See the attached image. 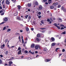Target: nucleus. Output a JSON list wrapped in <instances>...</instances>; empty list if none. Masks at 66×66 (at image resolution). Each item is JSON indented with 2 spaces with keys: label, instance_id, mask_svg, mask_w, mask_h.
<instances>
[{
  "label": "nucleus",
  "instance_id": "6ab92c4d",
  "mask_svg": "<svg viewBox=\"0 0 66 66\" xmlns=\"http://www.w3.org/2000/svg\"><path fill=\"white\" fill-rule=\"evenodd\" d=\"M11 30L10 29H8L7 30V32H10V31H11Z\"/></svg>",
  "mask_w": 66,
  "mask_h": 66
},
{
  "label": "nucleus",
  "instance_id": "37998d69",
  "mask_svg": "<svg viewBox=\"0 0 66 66\" xmlns=\"http://www.w3.org/2000/svg\"><path fill=\"white\" fill-rule=\"evenodd\" d=\"M30 53L31 54H34V52H30Z\"/></svg>",
  "mask_w": 66,
  "mask_h": 66
},
{
  "label": "nucleus",
  "instance_id": "0eeeda50",
  "mask_svg": "<svg viewBox=\"0 0 66 66\" xmlns=\"http://www.w3.org/2000/svg\"><path fill=\"white\" fill-rule=\"evenodd\" d=\"M40 34H37V37H38V38H39V37H40Z\"/></svg>",
  "mask_w": 66,
  "mask_h": 66
},
{
  "label": "nucleus",
  "instance_id": "338daca9",
  "mask_svg": "<svg viewBox=\"0 0 66 66\" xmlns=\"http://www.w3.org/2000/svg\"><path fill=\"white\" fill-rule=\"evenodd\" d=\"M45 32V31H42V32L43 33H44Z\"/></svg>",
  "mask_w": 66,
  "mask_h": 66
},
{
  "label": "nucleus",
  "instance_id": "473e14b6",
  "mask_svg": "<svg viewBox=\"0 0 66 66\" xmlns=\"http://www.w3.org/2000/svg\"><path fill=\"white\" fill-rule=\"evenodd\" d=\"M45 29H46V28H40V29H41V30H45Z\"/></svg>",
  "mask_w": 66,
  "mask_h": 66
},
{
  "label": "nucleus",
  "instance_id": "aec40b11",
  "mask_svg": "<svg viewBox=\"0 0 66 66\" xmlns=\"http://www.w3.org/2000/svg\"><path fill=\"white\" fill-rule=\"evenodd\" d=\"M64 42L65 43L64 44V46H66V39H65V40L64 41Z\"/></svg>",
  "mask_w": 66,
  "mask_h": 66
},
{
  "label": "nucleus",
  "instance_id": "69168bd1",
  "mask_svg": "<svg viewBox=\"0 0 66 66\" xmlns=\"http://www.w3.org/2000/svg\"><path fill=\"white\" fill-rule=\"evenodd\" d=\"M2 7L1 6H0V10H2Z\"/></svg>",
  "mask_w": 66,
  "mask_h": 66
},
{
  "label": "nucleus",
  "instance_id": "a211bd4d",
  "mask_svg": "<svg viewBox=\"0 0 66 66\" xmlns=\"http://www.w3.org/2000/svg\"><path fill=\"white\" fill-rule=\"evenodd\" d=\"M46 61H47L46 62H49V61H50L51 60L50 59H46Z\"/></svg>",
  "mask_w": 66,
  "mask_h": 66
},
{
  "label": "nucleus",
  "instance_id": "2eb2a0df",
  "mask_svg": "<svg viewBox=\"0 0 66 66\" xmlns=\"http://www.w3.org/2000/svg\"><path fill=\"white\" fill-rule=\"evenodd\" d=\"M54 8V6H50V9H53Z\"/></svg>",
  "mask_w": 66,
  "mask_h": 66
},
{
  "label": "nucleus",
  "instance_id": "9d476101",
  "mask_svg": "<svg viewBox=\"0 0 66 66\" xmlns=\"http://www.w3.org/2000/svg\"><path fill=\"white\" fill-rule=\"evenodd\" d=\"M27 6L28 7H31V3H28L27 4Z\"/></svg>",
  "mask_w": 66,
  "mask_h": 66
},
{
  "label": "nucleus",
  "instance_id": "5701e85b",
  "mask_svg": "<svg viewBox=\"0 0 66 66\" xmlns=\"http://www.w3.org/2000/svg\"><path fill=\"white\" fill-rule=\"evenodd\" d=\"M53 25H54V26H55V27H56L57 26V24L56 23H54V24Z\"/></svg>",
  "mask_w": 66,
  "mask_h": 66
},
{
  "label": "nucleus",
  "instance_id": "0e129e2a",
  "mask_svg": "<svg viewBox=\"0 0 66 66\" xmlns=\"http://www.w3.org/2000/svg\"><path fill=\"white\" fill-rule=\"evenodd\" d=\"M1 49H3V47L1 45Z\"/></svg>",
  "mask_w": 66,
  "mask_h": 66
},
{
  "label": "nucleus",
  "instance_id": "2f4dec72",
  "mask_svg": "<svg viewBox=\"0 0 66 66\" xmlns=\"http://www.w3.org/2000/svg\"><path fill=\"white\" fill-rule=\"evenodd\" d=\"M9 64H13V62L11 61L9 62Z\"/></svg>",
  "mask_w": 66,
  "mask_h": 66
},
{
  "label": "nucleus",
  "instance_id": "e2e57ef3",
  "mask_svg": "<svg viewBox=\"0 0 66 66\" xmlns=\"http://www.w3.org/2000/svg\"><path fill=\"white\" fill-rule=\"evenodd\" d=\"M62 55V54H60L59 55V56H60Z\"/></svg>",
  "mask_w": 66,
  "mask_h": 66
},
{
  "label": "nucleus",
  "instance_id": "13d9d810",
  "mask_svg": "<svg viewBox=\"0 0 66 66\" xmlns=\"http://www.w3.org/2000/svg\"><path fill=\"white\" fill-rule=\"evenodd\" d=\"M40 35L43 36L42 37H44V35L42 34H40Z\"/></svg>",
  "mask_w": 66,
  "mask_h": 66
},
{
  "label": "nucleus",
  "instance_id": "8fccbe9b",
  "mask_svg": "<svg viewBox=\"0 0 66 66\" xmlns=\"http://www.w3.org/2000/svg\"><path fill=\"white\" fill-rule=\"evenodd\" d=\"M60 26H61V27H64V25L63 24H61V25Z\"/></svg>",
  "mask_w": 66,
  "mask_h": 66
},
{
  "label": "nucleus",
  "instance_id": "de8ad7c7",
  "mask_svg": "<svg viewBox=\"0 0 66 66\" xmlns=\"http://www.w3.org/2000/svg\"><path fill=\"white\" fill-rule=\"evenodd\" d=\"M2 63V60L0 59V63Z\"/></svg>",
  "mask_w": 66,
  "mask_h": 66
},
{
  "label": "nucleus",
  "instance_id": "f03ea898",
  "mask_svg": "<svg viewBox=\"0 0 66 66\" xmlns=\"http://www.w3.org/2000/svg\"><path fill=\"white\" fill-rule=\"evenodd\" d=\"M58 22H62V20L61 18H59L58 19Z\"/></svg>",
  "mask_w": 66,
  "mask_h": 66
},
{
  "label": "nucleus",
  "instance_id": "ddd939ff",
  "mask_svg": "<svg viewBox=\"0 0 66 66\" xmlns=\"http://www.w3.org/2000/svg\"><path fill=\"white\" fill-rule=\"evenodd\" d=\"M18 9H19V10H20V8H21V6H20V5H19L18 6Z\"/></svg>",
  "mask_w": 66,
  "mask_h": 66
},
{
  "label": "nucleus",
  "instance_id": "052dcab7",
  "mask_svg": "<svg viewBox=\"0 0 66 66\" xmlns=\"http://www.w3.org/2000/svg\"><path fill=\"white\" fill-rule=\"evenodd\" d=\"M22 43L23 44L24 43V41H23V39H22Z\"/></svg>",
  "mask_w": 66,
  "mask_h": 66
},
{
  "label": "nucleus",
  "instance_id": "7c9ffc66",
  "mask_svg": "<svg viewBox=\"0 0 66 66\" xmlns=\"http://www.w3.org/2000/svg\"><path fill=\"white\" fill-rule=\"evenodd\" d=\"M5 23V22H3L2 23H1L0 24L1 25V24H4V23Z\"/></svg>",
  "mask_w": 66,
  "mask_h": 66
},
{
  "label": "nucleus",
  "instance_id": "423d86ee",
  "mask_svg": "<svg viewBox=\"0 0 66 66\" xmlns=\"http://www.w3.org/2000/svg\"><path fill=\"white\" fill-rule=\"evenodd\" d=\"M54 6H56V5H58L59 4V3L57 2L56 3H54L53 4Z\"/></svg>",
  "mask_w": 66,
  "mask_h": 66
},
{
  "label": "nucleus",
  "instance_id": "1a4fd4ad",
  "mask_svg": "<svg viewBox=\"0 0 66 66\" xmlns=\"http://www.w3.org/2000/svg\"><path fill=\"white\" fill-rule=\"evenodd\" d=\"M6 3L7 4H10V2H9V1L7 0L6 1Z\"/></svg>",
  "mask_w": 66,
  "mask_h": 66
},
{
  "label": "nucleus",
  "instance_id": "7ed1b4c3",
  "mask_svg": "<svg viewBox=\"0 0 66 66\" xmlns=\"http://www.w3.org/2000/svg\"><path fill=\"white\" fill-rule=\"evenodd\" d=\"M43 51H44V52H46V53H47L48 52V50L46 48L44 49L43 50Z\"/></svg>",
  "mask_w": 66,
  "mask_h": 66
},
{
  "label": "nucleus",
  "instance_id": "b1692460",
  "mask_svg": "<svg viewBox=\"0 0 66 66\" xmlns=\"http://www.w3.org/2000/svg\"><path fill=\"white\" fill-rule=\"evenodd\" d=\"M51 1V0H48V3L49 4H50V3H51V2H50Z\"/></svg>",
  "mask_w": 66,
  "mask_h": 66
},
{
  "label": "nucleus",
  "instance_id": "4be33fe9",
  "mask_svg": "<svg viewBox=\"0 0 66 66\" xmlns=\"http://www.w3.org/2000/svg\"><path fill=\"white\" fill-rule=\"evenodd\" d=\"M18 15V13H15L14 14V16H17Z\"/></svg>",
  "mask_w": 66,
  "mask_h": 66
},
{
  "label": "nucleus",
  "instance_id": "e433bc0d",
  "mask_svg": "<svg viewBox=\"0 0 66 66\" xmlns=\"http://www.w3.org/2000/svg\"><path fill=\"white\" fill-rule=\"evenodd\" d=\"M6 29V27H4L3 29V30H5Z\"/></svg>",
  "mask_w": 66,
  "mask_h": 66
},
{
  "label": "nucleus",
  "instance_id": "c85d7f7f",
  "mask_svg": "<svg viewBox=\"0 0 66 66\" xmlns=\"http://www.w3.org/2000/svg\"><path fill=\"white\" fill-rule=\"evenodd\" d=\"M2 12H4V13L5 12V10L3 9L2 10Z\"/></svg>",
  "mask_w": 66,
  "mask_h": 66
},
{
  "label": "nucleus",
  "instance_id": "49530a36",
  "mask_svg": "<svg viewBox=\"0 0 66 66\" xmlns=\"http://www.w3.org/2000/svg\"><path fill=\"white\" fill-rule=\"evenodd\" d=\"M50 20H51V21H53V20H52V18H50Z\"/></svg>",
  "mask_w": 66,
  "mask_h": 66
},
{
  "label": "nucleus",
  "instance_id": "ea45409f",
  "mask_svg": "<svg viewBox=\"0 0 66 66\" xmlns=\"http://www.w3.org/2000/svg\"><path fill=\"white\" fill-rule=\"evenodd\" d=\"M7 53H8V51H6V53H5V54H6V55H7Z\"/></svg>",
  "mask_w": 66,
  "mask_h": 66
},
{
  "label": "nucleus",
  "instance_id": "cd10ccee",
  "mask_svg": "<svg viewBox=\"0 0 66 66\" xmlns=\"http://www.w3.org/2000/svg\"><path fill=\"white\" fill-rule=\"evenodd\" d=\"M64 9H65V8H64V7H63V6H62L61 7V10H62Z\"/></svg>",
  "mask_w": 66,
  "mask_h": 66
},
{
  "label": "nucleus",
  "instance_id": "f3484780",
  "mask_svg": "<svg viewBox=\"0 0 66 66\" xmlns=\"http://www.w3.org/2000/svg\"><path fill=\"white\" fill-rule=\"evenodd\" d=\"M55 43H52L51 46H55Z\"/></svg>",
  "mask_w": 66,
  "mask_h": 66
},
{
  "label": "nucleus",
  "instance_id": "680f3d73",
  "mask_svg": "<svg viewBox=\"0 0 66 66\" xmlns=\"http://www.w3.org/2000/svg\"><path fill=\"white\" fill-rule=\"evenodd\" d=\"M0 56H1V57H3V55L1 54L0 55Z\"/></svg>",
  "mask_w": 66,
  "mask_h": 66
},
{
  "label": "nucleus",
  "instance_id": "a878e982",
  "mask_svg": "<svg viewBox=\"0 0 66 66\" xmlns=\"http://www.w3.org/2000/svg\"><path fill=\"white\" fill-rule=\"evenodd\" d=\"M63 12H66V9L65 8H64V9L63 10Z\"/></svg>",
  "mask_w": 66,
  "mask_h": 66
},
{
  "label": "nucleus",
  "instance_id": "79ce46f5",
  "mask_svg": "<svg viewBox=\"0 0 66 66\" xmlns=\"http://www.w3.org/2000/svg\"><path fill=\"white\" fill-rule=\"evenodd\" d=\"M50 21V19H47V21L48 22H49V21Z\"/></svg>",
  "mask_w": 66,
  "mask_h": 66
},
{
  "label": "nucleus",
  "instance_id": "393cba45",
  "mask_svg": "<svg viewBox=\"0 0 66 66\" xmlns=\"http://www.w3.org/2000/svg\"><path fill=\"white\" fill-rule=\"evenodd\" d=\"M41 23L42 24H44V20H42L41 21Z\"/></svg>",
  "mask_w": 66,
  "mask_h": 66
},
{
  "label": "nucleus",
  "instance_id": "f257e3e1",
  "mask_svg": "<svg viewBox=\"0 0 66 66\" xmlns=\"http://www.w3.org/2000/svg\"><path fill=\"white\" fill-rule=\"evenodd\" d=\"M35 49L36 50L38 49L39 48V49H40V47H39V46L38 45H36L35 46Z\"/></svg>",
  "mask_w": 66,
  "mask_h": 66
},
{
  "label": "nucleus",
  "instance_id": "39448f33",
  "mask_svg": "<svg viewBox=\"0 0 66 66\" xmlns=\"http://www.w3.org/2000/svg\"><path fill=\"white\" fill-rule=\"evenodd\" d=\"M34 46H35V44H32L31 45V47L32 48H34Z\"/></svg>",
  "mask_w": 66,
  "mask_h": 66
},
{
  "label": "nucleus",
  "instance_id": "864d4df0",
  "mask_svg": "<svg viewBox=\"0 0 66 66\" xmlns=\"http://www.w3.org/2000/svg\"><path fill=\"white\" fill-rule=\"evenodd\" d=\"M59 49V48H56V51H57V50H58V49Z\"/></svg>",
  "mask_w": 66,
  "mask_h": 66
},
{
  "label": "nucleus",
  "instance_id": "a19ab883",
  "mask_svg": "<svg viewBox=\"0 0 66 66\" xmlns=\"http://www.w3.org/2000/svg\"><path fill=\"white\" fill-rule=\"evenodd\" d=\"M18 50L19 51V50H21V48L20 47H19L18 48Z\"/></svg>",
  "mask_w": 66,
  "mask_h": 66
},
{
  "label": "nucleus",
  "instance_id": "5fc2aeb1",
  "mask_svg": "<svg viewBox=\"0 0 66 66\" xmlns=\"http://www.w3.org/2000/svg\"><path fill=\"white\" fill-rule=\"evenodd\" d=\"M3 47H5V44H3L2 45H1Z\"/></svg>",
  "mask_w": 66,
  "mask_h": 66
},
{
  "label": "nucleus",
  "instance_id": "4d7b16f0",
  "mask_svg": "<svg viewBox=\"0 0 66 66\" xmlns=\"http://www.w3.org/2000/svg\"><path fill=\"white\" fill-rule=\"evenodd\" d=\"M4 1L3 0L2 2V4H3V3H4Z\"/></svg>",
  "mask_w": 66,
  "mask_h": 66
},
{
  "label": "nucleus",
  "instance_id": "9b49d317",
  "mask_svg": "<svg viewBox=\"0 0 66 66\" xmlns=\"http://www.w3.org/2000/svg\"><path fill=\"white\" fill-rule=\"evenodd\" d=\"M51 39L52 41V42H54V40H55V39H54V38L53 37H52Z\"/></svg>",
  "mask_w": 66,
  "mask_h": 66
},
{
  "label": "nucleus",
  "instance_id": "f704fd0d",
  "mask_svg": "<svg viewBox=\"0 0 66 66\" xmlns=\"http://www.w3.org/2000/svg\"><path fill=\"white\" fill-rule=\"evenodd\" d=\"M28 16L29 15H27L25 16V18L27 19V18H28Z\"/></svg>",
  "mask_w": 66,
  "mask_h": 66
},
{
  "label": "nucleus",
  "instance_id": "6e6552de",
  "mask_svg": "<svg viewBox=\"0 0 66 66\" xmlns=\"http://www.w3.org/2000/svg\"><path fill=\"white\" fill-rule=\"evenodd\" d=\"M34 3L36 5H38V2H37V1L35 2Z\"/></svg>",
  "mask_w": 66,
  "mask_h": 66
},
{
  "label": "nucleus",
  "instance_id": "3c124183",
  "mask_svg": "<svg viewBox=\"0 0 66 66\" xmlns=\"http://www.w3.org/2000/svg\"><path fill=\"white\" fill-rule=\"evenodd\" d=\"M64 28L63 27H62L61 28V30H64Z\"/></svg>",
  "mask_w": 66,
  "mask_h": 66
},
{
  "label": "nucleus",
  "instance_id": "774afa93",
  "mask_svg": "<svg viewBox=\"0 0 66 66\" xmlns=\"http://www.w3.org/2000/svg\"><path fill=\"white\" fill-rule=\"evenodd\" d=\"M45 4L48 5V3L47 2H45Z\"/></svg>",
  "mask_w": 66,
  "mask_h": 66
},
{
  "label": "nucleus",
  "instance_id": "dca6fc26",
  "mask_svg": "<svg viewBox=\"0 0 66 66\" xmlns=\"http://www.w3.org/2000/svg\"><path fill=\"white\" fill-rule=\"evenodd\" d=\"M26 31L28 32V31H29V28L28 27H27L26 28Z\"/></svg>",
  "mask_w": 66,
  "mask_h": 66
},
{
  "label": "nucleus",
  "instance_id": "c03bdc74",
  "mask_svg": "<svg viewBox=\"0 0 66 66\" xmlns=\"http://www.w3.org/2000/svg\"><path fill=\"white\" fill-rule=\"evenodd\" d=\"M61 6L60 5H59L58 6V8H60V7H61Z\"/></svg>",
  "mask_w": 66,
  "mask_h": 66
},
{
  "label": "nucleus",
  "instance_id": "09e8293b",
  "mask_svg": "<svg viewBox=\"0 0 66 66\" xmlns=\"http://www.w3.org/2000/svg\"><path fill=\"white\" fill-rule=\"evenodd\" d=\"M38 14H39V15L41 14V12H39L38 13Z\"/></svg>",
  "mask_w": 66,
  "mask_h": 66
},
{
  "label": "nucleus",
  "instance_id": "412c9836",
  "mask_svg": "<svg viewBox=\"0 0 66 66\" xmlns=\"http://www.w3.org/2000/svg\"><path fill=\"white\" fill-rule=\"evenodd\" d=\"M36 40L37 41V42H39V40H40L39 39L37 38H36Z\"/></svg>",
  "mask_w": 66,
  "mask_h": 66
},
{
  "label": "nucleus",
  "instance_id": "6e6d98bb",
  "mask_svg": "<svg viewBox=\"0 0 66 66\" xmlns=\"http://www.w3.org/2000/svg\"><path fill=\"white\" fill-rule=\"evenodd\" d=\"M31 31H33L34 30V28H31Z\"/></svg>",
  "mask_w": 66,
  "mask_h": 66
},
{
  "label": "nucleus",
  "instance_id": "a18cd8bd",
  "mask_svg": "<svg viewBox=\"0 0 66 66\" xmlns=\"http://www.w3.org/2000/svg\"><path fill=\"white\" fill-rule=\"evenodd\" d=\"M65 50L64 49H63L62 50V52H65Z\"/></svg>",
  "mask_w": 66,
  "mask_h": 66
},
{
  "label": "nucleus",
  "instance_id": "f8f14e48",
  "mask_svg": "<svg viewBox=\"0 0 66 66\" xmlns=\"http://www.w3.org/2000/svg\"><path fill=\"white\" fill-rule=\"evenodd\" d=\"M8 20V19H7V18H5L4 19V21H7Z\"/></svg>",
  "mask_w": 66,
  "mask_h": 66
},
{
  "label": "nucleus",
  "instance_id": "bf43d9fd",
  "mask_svg": "<svg viewBox=\"0 0 66 66\" xmlns=\"http://www.w3.org/2000/svg\"><path fill=\"white\" fill-rule=\"evenodd\" d=\"M38 18L39 19L41 18V15H39V16H38Z\"/></svg>",
  "mask_w": 66,
  "mask_h": 66
},
{
  "label": "nucleus",
  "instance_id": "c756f323",
  "mask_svg": "<svg viewBox=\"0 0 66 66\" xmlns=\"http://www.w3.org/2000/svg\"><path fill=\"white\" fill-rule=\"evenodd\" d=\"M16 19L18 20H20V18L19 16H18L17 17Z\"/></svg>",
  "mask_w": 66,
  "mask_h": 66
},
{
  "label": "nucleus",
  "instance_id": "20e7f679",
  "mask_svg": "<svg viewBox=\"0 0 66 66\" xmlns=\"http://www.w3.org/2000/svg\"><path fill=\"white\" fill-rule=\"evenodd\" d=\"M39 10H42V6L41 5H40L39 7Z\"/></svg>",
  "mask_w": 66,
  "mask_h": 66
},
{
  "label": "nucleus",
  "instance_id": "c9c22d12",
  "mask_svg": "<svg viewBox=\"0 0 66 66\" xmlns=\"http://www.w3.org/2000/svg\"><path fill=\"white\" fill-rule=\"evenodd\" d=\"M24 52H25L24 53H28V52L27 51H24Z\"/></svg>",
  "mask_w": 66,
  "mask_h": 66
},
{
  "label": "nucleus",
  "instance_id": "4468645a",
  "mask_svg": "<svg viewBox=\"0 0 66 66\" xmlns=\"http://www.w3.org/2000/svg\"><path fill=\"white\" fill-rule=\"evenodd\" d=\"M21 50H20L18 52V55L20 54V53H21Z\"/></svg>",
  "mask_w": 66,
  "mask_h": 66
},
{
  "label": "nucleus",
  "instance_id": "72a5a7b5",
  "mask_svg": "<svg viewBox=\"0 0 66 66\" xmlns=\"http://www.w3.org/2000/svg\"><path fill=\"white\" fill-rule=\"evenodd\" d=\"M4 14V12L3 13H2V14H1V15L2 16Z\"/></svg>",
  "mask_w": 66,
  "mask_h": 66
},
{
  "label": "nucleus",
  "instance_id": "603ef678",
  "mask_svg": "<svg viewBox=\"0 0 66 66\" xmlns=\"http://www.w3.org/2000/svg\"><path fill=\"white\" fill-rule=\"evenodd\" d=\"M5 6L4 5H3V9H5Z\"/></svg>",
  "mask_w": 66,
  "mask_h": 66
},
{
  "label": "nucleus",
  "instance_id": "58836bf2",
  "mask_svg": "<svg viewBox=\"0 0 66 66\" xmlns=\"http://www.w3.org/2000/svg\"><path fill=\"white\" fill-rule=\"evenodd\" d=\"M56 27L57 28H58V29H60V27L57 26Z\"/></svg>",
  "mask_w": 66,
  "mask_h": 66
},
{
  "label": "nucleus",
  "instance_id": "4c0bfd02",
  "mask_svg": "<svg viewBox=\"0 0 66 66\" xmlns=\"http://www.w3.org/2000/svg\"><path fill=\"white\" fill-rule=\"evenodd\" d=\"M28 19H29V20L31 19V17L30 16H29L28 18Z\"/></svg>",
  "mask_w": 66,
  "mask_h": 66
},
{
  "label": "nucleus",
  "instance_id": "bb28decb",
  "mask_svg": "<svg viewBox=\"0 0 66 66\" xmlns=\"http://www.w3.org/2000/svg\"><path fill=\"white\" fill-rule=\"evenodd\" d=\"M61 34H66V32L64 31Z\"/></svg>",
  "mask_w": 66,
  "mask_h": 66
}]
</instances>
